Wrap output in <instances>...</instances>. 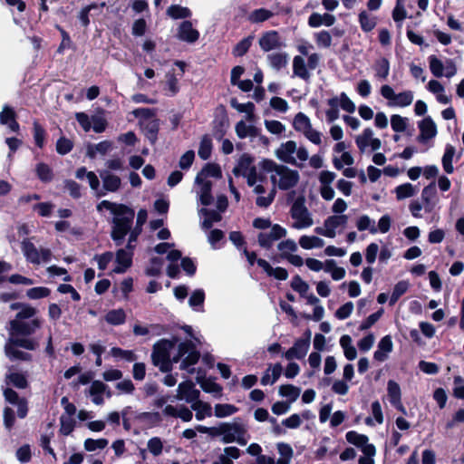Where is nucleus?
<instances>
[{"mask_svg":"<svg viewBox=\"0 0 464 464\" xmlns=\"http://www.w3.org/2000/svg\"><path fill=\"white\" fill-rule=\"evenodd\" d=\"M295 131L301 133L306 140L314 145H321L322 132L313 128L311 120L303 112H298L293 121Z\"/></svg>","mask_w":464,"mask_h":464,"instance_id":"10","label":"nucleus"},{"mask_svg":"<svg viewBox=\"0 0 464 464\" xmlns=\"http://www.w3.org/2000/svg\"><path fill=\"white\" fill-rule=\"evenodd\" d=\"M355 143L362 153L368 149L375 151L382 147L381 140L374 137V132L371 128L364 129L361 134L357 135Z\"/></svg>","mask_w":464,"mask_h":464,"instance_id":"15","label":"nucleus"},{"mask_svg":"<svg viewBox=\"0 0 464 464\" xmlns=\"http://www.w3.org/2000/svg\"><path fill=\"white\" fill-rule=\"evenodd\" d=\"M299 245L304 249L320 248L324 246V241L316 236H302L299 238Z\"/></svg>","mask_w":464,"mask_h":464,"instance_id":"47","label":"nucleus"},{"mask_svg":"<svg viewBox=\"0 0 464 464\" xmlns=\"http://www.w3.org/2000/svg\"><path fill=\"white\" fill-rule=\"evenodd\" d=\"M140 126L148 140L151 143H154L157 140V134L160 127L159 120L153 118L149 121H144L143 123H141Z\"/></svg>","mask_w":464,"mask_h":464,"instance_id":"42","label":"nucleus"},{"mask_svg":"<svg viewBox=\"0 0 464 464\" xmlns=\"http://www.w3.org/2000/svg\"><path fill=\"white\" fill-rule=\"evenodd\" d=\"M205 300V293L202 289L195 290L189 299L188 304L189 306L196 311H203L202 306Z\"/></svg>","mask_w":464,"mask_h":464,"instance_id":"57","label":"nucleus"},{"mask_svg":"<svg viewBox=\"0 0 464 464\" xmlns=\"http://www.w3.org/2000/svg\"><path fill=\"white\" fill-rule=\"evenodd\" d=\"M277 248L281 252V256L285 259L297 250V245L293 239H286L281 241L277 245Z\"/></svg>","mask_w":464,"mask_h":464,"instance_id":"63","label":"nucleus"},{"mask_svg":"<svg viewBox=\"0 0 464 464\" xmlns=\"http://www.w3.org/2000/svg\"><path fill=\"white\" fill-rule=\"evenodd\" d=\"M113 149L111 141L103 140L97 144H90L87 147L86 155L94 159L97 155L104 156Z\"/></svg>","mask_w":464,"mask_h":464,"instance_id":"33","label":"nucleus"},{"mask_svg":"<svg viewBox=\"0 0 464 464\" xmlns=\"http://www.w3.org/2000/svg\"><path fill=\"white\" fill-rule=\"evenodd\" d=\"M198 214L200 216H204L202 227L205 229L210 228L214 223H217L221 220V215L219 211L201 208L198 210Z\"/></svg>","mask_w":464,"mask_h":464,"instance_id":"40","label":"nucleus"},{"mask_svg":"<svg viewBox=\"0 0 464 464\" xmlns=\"http://www.w3.org/2000/svg\"><path fill=\"white\" fill-rule=\"evenodd\" d=\"M192 411L185 405L173 406L169 404L165 406L162 412L166 416L179 418L183 421L188 422L193 418Z\"/></svg>","mask_w":464,"mask_h":464,"instance_id":"24","label":"nucleus"},{"mask_svg":"<svg viewBox=\"0 0 464 464\" xmlns=\"http://www.w3.org/2000/svg\"><path fill=\"white\" fill-rule=\"evenodd\" d=\"M428 61L431 73L437 78L442 76L451 78L457 73L456 64L451 59H447L445 63H442L436 55H430Z\"/></svg>","mask_w":464,"mask_h":464,"instance_id":"12","label":"nucleus"},{"mask_svg":"<svg viewBox=\"0 0 464 464\" xmlns=\"http://www.w3.org/2000/svg\"><path fill=\"white\" fill-rule=\"evenodd\" d=\"M418 129L420 133L417 137V140L420 143H428L430 140H433L438 133L437 125L430 116H427L420 121L418 122Z\"/></svg>","mask_w":464,"mask_h":464,"instance_id":"17","label":"nucleus"},{"mask_svg":"<svg viewBox=\"0 0 464 464\" xmlns=\"http://www.w3.org/2000/svg\"><path fill=\"white\" fill-rule=\"evenodd\" d=\"M7 384H13L16 388L24 389L27 386L25 376L20 372H10L6 375Z\"/></svg>","mask_w":464,"mask_h":464,"instance_id":"64","label":"nucleus"},{"mask_svg":"<svg viewBox=\"0 0 464 464\" xmlns=\"http://www.w3.org/2000/svg\"><path fill=\"white\" fill-rule=\"evenodd\" d=\"M286 234L287 232L285 227L278 224H275L267 230L262 231L258 234V244L264 248H270L276 241L285 237Z\"/></svg>","mask_w":464,"mask_h":464,"instance_id":"14","label":"nucleus"},{"mask_svg":"<svg viewBox=\"0 0 464 464\" xmlns=\"http://www.w3.org/2000/svg\"><path fill=\"white\" fill-rule=\"evenodd\" d=\"M254 165V159L247 155L243 154L240 159L238 160V162L237 166L233 169V173L236 176H242L244 177L247 171L251 169V167Z\"/></svg>","mask_w":464,"mask_h":464,"instance_id":"41","label":"nucleus"},{"mask_svg":"<svg viewBox=\"0 0 464 464\" xmlns=\"http://www.w3.org/2000/svg\"><path fill=\"white\" fill-rule=\"evenodd\" d=\"M345 438L349 443L360 448L362 451L365 449V446H373L368 443L369 439L366 435L359 434L353 430L348 431Z\"/></svg>","mask_w":464,"mask_h":464,"instance_id":"43","label":"nucleus"},{"mask_svg":"<svg viewBox=\"0 0 464 464\" xmlns=\"http://www.w3.org/2000/svg\"><path fill=\"white\" fill-rule=\"evenodd\" d=\"M348 223V217L346 215H332L329 216L324 221L323 227H315V233L328 238L336 237V229L338 227H345Z\"/></svg>","mask_w":464,"mask_h":464,"instance_id":"13","label":"nucleus"},{"mask_svg":"<svg viewBox=\"0 0 464 464\" xmlns=\"http://www.w3.org/2000/svg\"><path fill=\"white\" fill-rule=\"evenodd\" d=\"M177 37L180 41L193 44L198 40L199 33L193 27L190 21H184L179 25Z\"/></svg>","mask_w":464,"mask_h":464,"instance_id":"21","label":"nucleus"},{"mask_svg":"<svg viewBox=\"0 0 464 464\" xmlns=\"http://www.w3.org/2000/svg\"><path fill=\"white\" fill-rule=\"evenodd\" d=\"M132 252L125 249H120L116 254V262L118 266L114 268V272L121 274L125 272L131 265Z\"/></svg>","mask_w":464,"mask_h":464,"instance_id":"34","label":"nucleus"},{"mask_svg":"<svg viewBox=\"0 0 464 464\" xmlns=\"http://www.w3.org/2000/svg\"><path fill=\"white\" fill-rule=\"evenodd\" d=\"M380 94L387 101L390 107L405 108L410 106L414 100V93L411 90H405L396 93L389 84H383L380 88Z\"/></svg>","mask_w":464,"mask_h":464,"instance_id":"8","label":"nucleus"},{"mask_svg":"<svg viewBox=\"0 0 464 464\" xmlns=\"http://www.w3.org/2000/svg\"><path fill=\"white\" fill-rule=\"evenodd\" d=\"M274 16V13L266 8H258L248 14V21L252 24H258L267 21Z\"/></svg>","mask_w":464,"mask_h":464,"instance_id":"49","label":"nucleus"},{"mask_svg":"<svg viewBox=\"0 0 464 464\" xmlns=\"http://www.w3.org/2000/svg\"><path fill=\"white\" fill-rule=\"evenodd\" d=\"M374 76L377 80L384 81L390 73V63L385 57L379 58L373 64Z\"/></svg>","mask_w":464,"mask_h":464,"instance_id":"36","label":"nucleus"},{"mask_svg":"<svg viewBox=\"0 0 464 464\" xmlns=\"http://www.w3.org/2000/svg\"><path fill=\"white\" fill-rule=\"evenodd\" d=\"M293 76L304 81H309L311 78L310 69L304 59L300 55H296L293 59Z\"/></svg>","mask_w":464,"mask_h":464,"instance_id":"30","label":"nucleus"},{"mask_svg":"<svg viewBox=\"0 0 464 464\" xmlns=\"http://www.w3.org/2000/svg\"><path fill=\"white\" fill-rule=\"evenodd\" d=\"M42 323L43 321L40 318H33L29 321L14 319L10 322V337L31 335L42 326Z\"/></svg>","mask_w":464,"mask_h":464,"instance_id":"11","label":"nucleus"},{"mask_svg":"<svg viewBox=\"0 0 464 464\" xmlns=\"http://www.w3.org/2000/svg\"><path fill=\"white\" fill-rule=\"evenodd\" d=\"M393 343L390 335L382 337L377 350L374 352L373 358L378 362H384L388 358V354L392 351Z\"/></svg>","mask_w":464,"mask_h":464,"instance_id":"28","label":"nucleus"},{"mask_svg":"<svg viewBox=\"0 0 464 464\" xmlns=\"http://www.w3.org/2000/svg\"><path fill=\"white\" fill-rule=\"evenodd\" d=\"M190 406L191 410L195 411V417L198 420H203L205 418L212 416V408L208 402L198 399Z\"/></svg>","mask_w":464,"mask_h":464,"instance_id":"37","label":"nucleus"},{"mask_svg":"<svg viewBox=\"0 0 464 464\" xmlns=\"http://www.w3.org/2000/svg\"><path fill=\"white\" fill-rule=\"evenodd\" d=\"M125 319L126 314L122 309L111 310L105 315V321L111 325L122 324Z\"/></svg>","mask_w":464,"mask_h":464,"instance_id":"55","label":"nucleus"},{"mask_svg":"<svg viewBox=\"0 0 464 464\" xmlns=\"http://www.w3.org/2000/svg\"><path fill=\"white\" fill-rule=\"evenodd\" d=\"M0 123L6 125L10 130L17 132L19 130V124L15 120V112L13 108L5 105L0 112Z\"/></svg>","mask_w":464,"mask_h":464,"instance_id":"29","label":"nucleus"},{"mask_svg":"<svg viewBox=\"0 0 464 464\" xmlns=\"http://www.w3.org/2000/svg\"><path fill=\"white\" fill-rule=\"evenodd\" d=\"M276 447L278 453L280 454V457L277 459V464H290L294 456L292 447L285 442L278 443Z\"/></svg>","mask_w":464,"mask_h":464,"instance_id":"50","label":"nucleus"},{"mask_svg":"<svg viewBox=\"0 0 464 464\" xmlns=\"http://www.w3.org/2000/svg\"><path fill=\"white\" fill-rule=\"evenodd\" d=\"M263 183L264 182H256L251 187L253 188L254 193L258 195L256 199V204L261 208H267L275 198L276 189L273 188L266 196H264L263 194H266V190Z\"/></svg>","mask_w":464,"mask_h":464,"instance_id":"23","label":"nucleus"},{"mask_svg":"<svg viewBox=\"0 0 464 464\" xmlns=\"http://www.w3.org/2000/svg\"><path fill=\"white\" fill-rule=\"evenodd\" d=\"M103 393H106L107 397H111V392L108 390V386L101 381H94L90 386L89 394L92 398V402L96 405H102L103 403Z\"/></svg>","mask_w":464,"mask_h":464,"instance_id":"27","label":"nucleus"},{"mask_svg":"<svg viewBox=\"0 0 464 464\" xmlns=\"http://www.w3.org/2000/svg\"><path fill=\"white\" fill-rule=\"evenodd\" d=\"M275 155L280 161L303 168L308 160V150L304 146H298L295 140H287L280 144L275 150Z\"/></svg>","mask_w":464,"mask_h":464,"instance_id":"4","label":"nucleus"},{"mask_svg":"<svg viewBox=\"0 0 464 464\" xmlns=\"http://www.w3.org/2000/svg\"><path fill=\"white\" fill-rule=\"evenodd\" d=\"M267 62L272 69L280 71L287 66L289 55L285 52L273 53L267 55Z\"/></svg>","mask_w":464,"mask_h":464,"instance_id":"32","label":"nucleus"},{"mask_svg":"<svg viewBox=\"0 0 464 464\" xmlns=\"http://www.w3.org/2000/svg\"><path fill=\"white\" fill-rule=\"evenodd\" d=\"M258 44L264 52H270L280 49L284 46L280 35L276 31H268L264 33L260 36Z\"/></svg>","mask_w":464,"mask_h":464,"instance_id":"19","label":"nucleus"},{"mask_svg":"<svg viewBox=\"0 0 464 464\" xmlns=\"http://www.w3.org/2000/svg\"><path fill=\"white\" fill-rule=\"evenodd\" d=\"M100 177L102 182V188H101V190L104 191V196L107 192H116L121 188V180L117 175L112 174L108 170H103L100 172Z\"/></svg>","mask_w":464,"mask_h":464,"instance_id":"22","label":"nucleus"},{"mask_svg":"<svg viewBox=\"0 0 464 464\" xmlns=\"http://www.w3.org/2000/svg\"><path fill=\"white\" fill-rule=\"evenodd\" d=\"M34 351L38 348L39 341L34 338L9 337L5 346V355L11 360L29 361L31 355L16 347Z\"/></svg>","mask_w":464,"mask_h":464,"instance_id":"5","label":"nucleus"},{"mask_svg":"<svg viewBox=\"0 0 464 464\" xmlns=\"http://www.w3.org/2000/svg\"><path fill=\"white\" fill-rule=\"evenodd\" d=\"M279 393L281 396L288 398L290 402H294L299 397L301 389L292 384L281 385L279 387Z\"/></svg>","mask_w":464,"mask_h":464,"instance_id":"58","label":"nucleus"},{"mask_svg":"<svg viewBox=\"0 0 464 464\" xmlns=\"http://www.w3.org/2000/svg\"><path fill=\"white\" fill-rule=\"evenodd\" d=\"M212 181L211 180H198L196 177L193 191L196 193L198 201L203 206H208L213 201L211 194Z\"/></svg>","mask_w":464,"mask_h":464,"instance_id":"18","label":"nucleus"},{"mask_svg":"<svg viewBox=\"0 0 464 464\" xmlns=\"http://www.w3.org/2000/svg\"><path fill=\"white\" fill-rule=\"evenodd\" d=\"M359 23L364 32L372 31L377 24L375 18L372 17L366 11L360 12Z\"/></svg>","mask_w":464,"mask_h":464,"instance_id":"61","label":"nucleus"},{"mask_svg":"<svg viewBox=\"0 0 464 464\" xmlns=\"http://www.w3.org/2000/svg\"><path fill=\"white\" fill-rule=\"evenodd\" d=\"M420 198L424 204L425 212L430 213L433 211L440 202L434 182L423 188Z\"/></svg>","mask_w":464,"mask_h":464,"instance_id":"20","label":"nucleus"},{"mask_svg":"<svg viewBox=\"0 0 464 464\" xmlns=\"http://www.w3.org/2000/svg\"><path fill=\"white\" fill-rule=\"evenodd\" d=\"M231 106L236 109L239 112H244L246 114V120L249 121H254V103L248 102L246 103H239L236 99H232L230 102Z\"/></svg>","mask_w":464,"mask_h":464,"instance_id":"51","label":"nucleus"},{"mask_svg":"<svg viewBox=\"0 0 464 464\" xmlns=\"http://www.w3.org/2000/svg\"><path fill=\"white\" fill-rule=\"evenodd\" d=\"M236 133L240 139L247 137L254 138L259 135L258 130L253 126L246 124L244 121H240L236 124Z\"/></svg>","mask_w":464,"mask_h":464,"instance_id":"38","label":"nucleus"},{"mask_svg":"<svg viewBox=\"0 0 464 464\" xmlns=\"http://www.w3.org/2000/svg\"><path fill=\"white\" fill-rule=\"evenodd\" d=\"M240 457V450L235 446L226 447L222 454L218 457V463L234 464L233 460Z\"/></svg>","mask_w":464,"mask_h":464,"instance_id":"44","label":"nucleus"},{"mask_svg":"<svg viewBox=\"0 0 464 464\" xmlns=\"http://www.w3.org/2000/svg\"><path fill=\"white\" fill-rule=\"evenodd\" d=\"M309 348L310 346L307 340L297 339L294 345L285 353V357L288 361L303 359L306 355Z\"/></svg>","mask_w":464,"mask_h":464,"instance_id":"26","label":"nucleus"},{"mask_svg":"<svg viewBox=\"0 0 464 464\" xmlns=\"http://www.w3.org/2000/svg\"><path fill=\"white\" fill-rule=\"evenodd\" d=\"M262 171L258 165L254 164L243 178L246 179L248 186H253L256 182H266V178Z\"/></svg>","mask_w":464,"mask_h":464,"instance_id":"45","label":"nucleus"},{"mask_svg":"<svg viewBox=\"0 0 464 464\" xmlns=\"http://www.w3.org/2000/svg\"><path fill=\"white\" fill-rule=\"evenodd\" d=\"M409 125V119L399 114L391 116V126L395 132H403Z\"/></svg>","mask_w":464,"mask_h":464,"instance_id":"60","label":"nucleus"},{"mask_svg":"<svg viewBox=\"0 0 464 464\" xmlns=\"http://www.w3.org/2000/svg\"><path fill=\"white\" fill-rule=\"evenodd\" d=\"M314 38L320 48H329L332 45V35L328 31L316 32L314 34Z\"/></svg>","mask_w":464,"mask_h":464,"instance_id":"62","label":"nucleus"},{"mask_svg":"<svg viewBox=\"0 0 464 464\" xmlns=\"http://www.w3.org/2000/svg\"><path fill=\"white\" fill-rule=\"evenodd\" d=\"M196 177L198 180H210V178L218 179L221 177L220 167L217 164H207Z\"/></svg>","mask_w":464,"mask_h":464,"instance_id":"39","label":"nucleus"},{"mask_svg":"<svg viewBox=\"0 0 464 464\" xmlns=\"http://www.w3.org/2000/svg\"><path fill=\"white\" fill-rule=\"evenodd\" d=\"M335 21V17L333 14L313 13L308 18V24L313 28L320 27L321 25L332 26Z\"/></svg>","mask_w":464,"mask_h":464,"instance_id":"31","label":"nucleus"},{"mask_svg":"<svg viewBox=\"0 0 464 464\" xmlns=\"http://www.w3.org/2000/svg\"><path fill=\"white\" fill-rule=\"evenodd\" d=\"M213 431L215 437H220L221 441L226 444L237 442L241 446H245L249 440L247 425L240 419L221 422L217 427H214Z\"/></svg>","mask_w":464,"mask_h":464,"instance_id":"3","label":"nucleus"},{"mask_svg":"<svg viewBox=\"0 0 464 464\" xmlns=\"http://www.w3.org/2000/svg\"><path fill=\"white\" fill-rule=\"evenodd\" d=\"M238 409L233 405L228 403H218L214 407V415L217 418H226L232 416L236 412H237Z\"/></svg>","mask_w":464,"mask_h":464,"instance_id":"52","label":"nucleus"},{"mask_svg":"<svg viewBox=\"0 0 464 464\" xmlns=\"http://www.w3.org/2000/svg\"><path fill=\"white\" fill-rule=\"evenodd\" d=\"M282 373V366L280 363H276L269 366L261 378L262 385L274 384Z\"/></svg>","mask_w":464,"mask_h":464,"instance_id":"35","label":"nucleus"},{"mask_svg":"<svg viewBox=\"0 0 464 464\" xmlns=\"http://www.w3.org/2000/svg\"><path fill=\"white\" fill-rule=\"evenodd\" d=\"M258 167L264 172L270 173V180L275 189L277 188L281 190H289L299 183V172L286 165L278 164L270 159H263L258 162Z\"/></svg>","mask_w":464,"mask_h":464,"instance_id":"2","label":"nucleus"},{"mask_svg":"<svg viewBox=\"0 0 464 464\" xmlns=\"http://www.w3.org/2000/svg\"><path fill=\"white\" fill-rule=\"evenodd\" d=\"M33 238H24L21 242V251L28 263L39 266L43 263H48L52 257V252L45 247H37Z\"/></svg>","mask_w":464,"mask_h":464,"instance_id":"7","label":"nucleus"},{"mask_svg":"<svg viewBox=\"0 0 464 464\" xmlns=\"http://www.w3.org/2000/svg\"><path fill=\"white\" fill-rule=\"evenodd\" d=\"M293 219L292 227L297 230L306 229L314 225V218L303 199H296L290 209Z\"/></svg>","mask_w":464,"mask_h":464,"instance_id":"9","label":"nucleus"},{"mask_svg":"<svg viewBox=\"0 0 464 464\" xmlns=\"http://www.w3.org/2000/svg\"><path fill=\"white\" fill-rule=\"evenodd\" d=\"M387 392L391 404L402 413H406V410L401 403V392L400 385L392 380L387 383Z\"/></svg>","mask_w":464,"mask_h":464,"instance_id":"25","label":"nucleus"},{"mask_svg":"<svg viewBox=\"0 0 464 464\" xmlns=\"http://www.w3.org/2000/svg\"><path fill=\"white\" fill-rule=\"evenodd\" d=\"M200 392L196 389L195 384L187 380L179 384L175 399L178 401H184L188 404H193L199 399Z\"/></svg>","mask_w":464,"mask_h":464,"instance_id":"16","label":"nucleus"},{"mask_svg":"<svg viewBox=\"0 0 464 464\" xmlns=\"http://www.w3.org/2000/svg\"><path fill=\"white\" fill-rule=\"evenodd\" d=\"M212 151V140L208 135L202 137L198 154L202 160H208Z\"/></svg>","mask_w":464,"mask_h":464,"instance_id":"59","label":"nucleus"},{"mask_svg":"<svg viewBox=\"0 0 464 464\" xmlns=\"http://www.w3.org/2000/svg\"><path fill=\"white\" fill-rule=\"evenodd\" d=\"M202 390L208 393L213 394L219 398L222 395V387L212 379H204L199 382Z\"/></svg>","mask_w":464,"mask_h":464,"instance_id":"53","label":"nucleus"},{"mask_svg":"<svg viewBox=\"0 0 464 464\" xmlns=\"http://www.w3.org/2000/svg\"><path fill=\"white\" fill-rule=\"evenodd\" d=\"M167 14L172 19H186L191 17L192 12L188 7L179 5H171L167 9Z\"/></svg>","mask_w":464,"mask_h":464,"instance_id":"46","label":"nucleus"},{"mask_svg":"<svg viewBox=\"0 0 464 464\" xmlns=\"http://www.w3.org/2000/svg\"><path fill=\"white\" fill-rule=\"evenodd\" d=\"M134 218L133 209L127 206L114 215L112 219L111 237L116 245L122 244L125 236L130 231Z\"/></svg>","mask_w":464,"mask_h":464,"instance_id":"6","label":"nucleus"},{"mask_svg":"<svg viewBox=\"0 0 464 464\" xmlns=\"http://www.w3.org/2000/svg\"><path fill=\"white\" fill-rule=\"evenodd\" d=\"M454 155L455 148L451 145H447L441 162L445 172L448 174H451L454 171V167L452 164Z\"/></svg>","mask_w":464,"mask_h":464,"instance_id":"54","label":"nucleus"},{"mask_svg":"<svg viewBox=\"0 0 464 464\" xmlns=\"http://www.w3.org/2000/svg\"><path fill=\"white\" fill-rule=\"evenodd\" d=\"M410 284L408 281L402 280L398 282L392 293L390 297V305L395 304V303L399 300V298L403 295L409 289Z\"/></svg>","mask_w":464,"mask_h":464,"instance_id":"56","label":"nucleus"},{"mask_svg":"<svg viewBox=\"0 0 464 464\" xmlns=\"http://www.w3.org/2000/svg\"><path fill=\"white\" fill-rule=\"evenodd\" d=\"M178 339H162L153 346L152 362L161 372H167L172 369V363L180 362L179 369L188 373H194V365L199 360V353L190 341L178 343Z\"/></svg>","mask_w":464,"mask_h":464,"instance_id":"1","label":"nucleus"},{"mask_svg":"<svg viewBox=\"0 0 464 464\" xmlns=\"http://www.w3.org/2000/svg\"><path fill=\"white\" fill-rule=\"evenodd\" d=\"M394 192L396 198L398 200H402L415 196L418 192V188L411 183H404L396 187Z\"/></svg>","mask_w":464,"mask_h":464,"instance_id":"48","label":"nucleus"}]
</instances>
